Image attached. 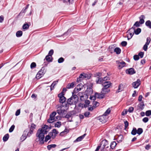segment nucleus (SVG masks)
I'll return each instance as SVG.
<instances>
[{"mask_svg": "<svg viewBox=\"0 0 151 151\" xmlns=\"http://www.w3.org/2000/svg\"><path fill=\"white\" fill-rule=\"evenodd\" d=\"M126 72L127 73L130 75H132L135 73L134 70L133 68H130L127 69L126 70Z\"/></svg>", "mask_w": 151, "mask_h": 151, "instance_id": "obj_12", "label": "nucleus"}, {"mask_svg": "<svg viewBox=\"0 0 151 151\" xmlns=\"http://www.w3.org/2000/svg\"><path fill=\"white\" fill-rule=\"evenodd\" d=\"M110 91L109 89L102 88L101 93H98L97 92H95L94 94H105L108 93Z\"/></svg>", "mask_w": 151, "mask_h": 151, "instance_id": "obj_9", "label": "nucleus"}, {"mask_svg": "<svg viewBox=\"0 0 151 151\" xmlns=\"http://www.w3.org/2000/svg\"><path fill=\"white\" fill-rule=\"evenodd\" d=\"M68 106L65 104L61 105L60 107L57 110L58 113L60 115L63 116L65 115L66 112V110L68 109Z\"/></svg>", "mask_w": 151, "mask_h": 151, "instance_id": "obj_2", "label": "nucleus"}, {"mask_svg": "<svg viewBox=\"0 0 151 151\" xmlns=\"http://www.w3.org/2000/svg\"><path fill=\"white\" fill-rule=\"evenodd\" d=\"M102 143H104L103 145V148L105 147L107 148L109 147V146H108V142L106 140H105L103 141L102 142Z\"/></svg>", "mask_w": 151, "mask_h": 151, "instance_id": "obj_23", "label": "nucleus"}, {"mask_svg": "<svg viewBox=\"0 0 151 151\" xmlns=\"http://www.w3.org/2000/svg\"><path fill=\"white\" fill-rule=\"evenodd\" d=\"M56 146V145L55 144H52L48 145L47 148L48 150H50L52 148H54Z\"/></svg>", "mask_w": 151, "mask_h": 151, "instance_id": "obj_26", "label": "nucleus"}, {"mask_svg": "<svg viewBox=\"0 0 151 151\" xmlns=\"http://www.w3.org/2000/svg\"><path fill=\"white\" fill-rule=\"evenodd\" d=\"M140 23L138 21L136 22L133 25V27H138L140 26Z\"/></svg>", "mask_w": 151, "mask_h": 151, "instance_id": "obj_42", "label": "nucleus"}, {"mask_svg": "<svg viewBox=\"0 0 151 151\" xmlns=\"http://www.w3.org/2000/svg\"><path fill=\"white\" fill-rule=\"evenodd\" d=\"M111 84L110 82H106L104 84V87L102 88L109 89V88L111 86Z\"/></svg>", "mask_w": 151, "mask_h": 151, "instance_id": "obj_14", "label": "nucleus"}, {"mask_svg": "<svg viewBox=\"0 0 151 151\" xmlns=\"http://www.w3.org/2000/svg\"><path fill=\"white\" fill-rule=\"evenodd\" d=\"M145 18V16L143 15H141L139 17V22L140 24H142L145 22L144 19Z\"/></svg>", "mask_w": 151, "mask_h": 151, "instance_id": "obj_16", "label": "nucleus"}, {"mask_svg": "<svg viewBox=\"0 0 151 151\" xmlns=\"http://www.w3.org/2000/svg\"><path fill=\"white\" fill-rule=\"evenodd\" d=\"M123 90V84H120L119 85L118 87V88L116 91V93H117L119 92L122 91Z\"/></svg>", "mask_w": 151, "mask_h": 151, "instance_id": "obj_21", "label": "nucleus"}, {"mask_svg": "<svg viewBox=\"0 0 151 151\" xmlns=\"http://www.w3.org/2000/svg\"><path fill=\"white\" fill-rule=\"evenodd\" d=\"M74 82H73L71 83H69L66 86V88L68 89H70L73 88L75 86Z\"/></svg>", "mask_w": 151, "mask_h": 151, "instance_id": "obj_15", "label": "nucleus"}, {"mask_svg": "<svg viewBox=\"0 0 151 151\" xmlns=\"http://www.w3.org/2000/svg\"><path fill=\"white\" fill-rule=\"evenodd\" d=\"M15 128V126L14 125H12L11 127L10 128L9 131L10 132H12L14 129Z\"/></svg>", "mask_w": 151, "mask_h": 151, "instance_id": "obj_50", "label": "nucleus"}, {"mask_svg": "<svg viewBox=\"0 0 151 151\" xmlns=\"http://www.w3.org/2000/svg\"><path fill=\"white\" fill-rule=\"evenodd\" d=\"M143 132V129L141 128H139L137 130V133L139 135H140Z\"/></svg>", "mask_w": 151, "mask_h": 151, "instance_id": "obj_39", "label": "nucleus"}, {"mask_svg": "<svg viewBox=\"0 0 151 151\" xmlns=\"http://www.w3.org/2000/svg\"><path fill=\"white\" fill-rule=\"evenodd\" d=\"M9 137V134H6L3 137V141L5 142L7 140Z\"/></svg>", "mask_w": 151, "mask_h": 151, "instance_id": "obj_33", "label": "nucleus"}, {"mask_svg": "<svg viewBox=\"0 0 151 151\" xmlns=\"http://www.w3.org/2000/svg\"><path fill=\"white\" fill-rule=\"evenodd\" d=\"M63 2L67 4H72L73 2V0H64Z\"/></svg>", "mask_w": 151, "mask_h": 151, "instance_id": "obj_47", "label": "nucleus"}, {"mask_svg": "<svg viewBox=\"0 0 151 151\" xmlns=\"http://www.w3.org/2000/svg\"><path fill=\"white\" fill-rule=\"evenodd\" d=\"M128 32L129 33V35H128L127 36V37L128 38V40H129L131 38H132L134 34L133 33H132L131 32Z\"/></svg>", "mask_w": 151, "mask_h": 151, "instance_id": "obj_41", "label": "nucleus"}, {"mask_svg": "<svg viewBox=\"0 0 151 151\" xmlns=\"http://www.w3.org/2000/svg\"><path fill=\"white\" fill-rule=\"evenodd\" d=\"M72 96L68 100V106L69 104H75L77 103L78 98L77 95H72Z\"/></svg>", "mask_w": 151, "mask_h": 151, "instance_id": "obj_3", "label": "nucleus"}, {"mask_svg": "<svg viewBox=\"0 0 151 151\" xmlns=\"http://www.w3.org/2000/svg\"><path fill=\"white\" fill-rule=\"evenodd\" d=\"M114 47H113V46H110L109 48V51L111 53H112L113 51L114 52Z\"/></svg>", "mask_w": 151, "mask_h": 151, "instance_id": "obj_35", "label": "nucleus"}, {"mask_svg": "<svg viewBox=\"0 0 151 151\" xmlns=\"http://www.w3.org/2000/svg\"><path fill=\"white\" fill-rule=\"evenodd\" d=\"M28 132V129H26L24 131L22 135L24 137V138L26 139L27 137H28V135L27 134Z\"/></svg>", "mask_w": 151, "mask_h": 151, "instance_id": "obj_27", "label": "nucleus"}, {"mask_svg": "<svg viewBox=\"0 0 151 151\" xmlns=\"http://www.w3.org/2000/svg\"><path fill=\"white\" fill-rule=\"evenodd\" d=\"M50 138V137L49 135L46 136L45 138V141L46 142Z\"/></svg>", "mask_w": 151, "mask_h": 151, "instance_id": "obj_64", "label": "nucleus"}, {"mask_svg": "<svg viewBox=\"0 0 151 151\" xmlns=\"http://www.w3.org/2000/svg\"><path fill=\"white\" fill-rule=\"evenodd\" d=\"M36 126L34 124H31L30 128L31 129H32V130H33L34 129H35Z\"/></svg>", "mask_w": 151, "mask_h": 151, "instance_id": "obj_60", "label": "nucleus"}, {"mask_svg": "<svg viewBox=\"0 0 151 151\" xmlns=\"http://www.w3.org/2000/svg\"><path fill=\"white\" fill-rule=\"evenodd\" d=\"M137 133V130L135 128H133L131 132V134L133 135H135Z\"/></svg>", "mask_w": 151, "mask_h": 151, "instance_id": "obj_37", "label": "nucleus"}, {"mask_svg": "<svg viewBox=\"0 0 151 151\" xmlns=\"http://www.w3.org/2000/svg\"><path fill=\"white\" fill-rule=\"evenodd\" d=\"M40 71H41V73L44 74L46 72V69L44 67H42Z\"/></svg>", "mask_w": 151, "mask_h": 151, "instance_id": "obj_46", "label": "nucleus"}, {"mask_svg": "<svg viewBox=\"0 0 151 151\" xmlns=\"http://www.w3.org/2000/svg\"><path fill=\"white\" fill-rule=\"evenodd\" d=\"M79 91L78 90V88H77L76 87L73 90V91L72 92V94H74L77 93Z\"/></svg>", "mask_w": 151, "mask_h": 151, "instance_id": "obj_56", "label": "nucleus"}, {"mask_svg": "<svg viewBox=\"0 0 151 151\" xmlns=\"http://www.w3.org/2000/svg\"><path fill=\"white\" fill-rule=\"evenodd\" d=\"M141 84V81L139 79H137V80L133 82L132 83L133 87L134 88H137Z\"/></svg>", "mask_w": 151, "mask_h": 151, "instance_id": "obj_10", "label": "nucleus"}, {"mask_svg": "<svg viewBox=\"0 0 151 151\" xmlns=\"http://www.w3.org/2000/svg\"><path fill=\"white\" fill-rule=\"evenodd\" d=\"M133 58L135 60H137L139 59V55H134Z\"/></svg>", "mask_w": 151, "mask_h": 151, "instance_id": "obj_58", "label": "nucleus"}, {"mask_svg": "<svg viewBox=\"0 0 151 151\" xmlns=\"http://www.w3.org/2000/svg\"><path fill=\"white\" fill-rule=\"evenodd\" d=\"M105 95H92L90 96V99L91 100H95L96 98L98 99H102L104 97Z\"/></svg>", "mask_w": 151, "mask_h": 151, "instance_id": "obj_7", "label": "nucleus"}, {"mask_svg": "<svg viewBox=\"0 0 151 151\" xmlns=\"http://www.w3.org/2000/svg\"><path fill=\"white\" fill-rule=\"evenodd\" d=\"M105 82H106L104 81L103 78H99L98 80L96 81L97 83L102 84H104Z\"/></svg>", "mask_w": 151, "mask_h": 151, "instance_id": "obj_19", "label": "nucleus"}, {"mask_svg": "<svg viewBox=\"0 0 151 151\" xmlns=\"http://www.w3.org/2000/svg\"><path fill=\"white\" fill-rule=\"evenodd\" d=\"M61 125V123L60 122H57L55 124V127L59 128Z\"/></svg>", "mask_w": 151, "mask_h": 151, "instance_id": "obj_38", "label": "nucleus"}, {"mask_svg": "<svg viewBox=\"0 0 151 151\" xmlns=\"http://www.w3.org/2000/svg\"><path fill=\"white\" fill-rule=\"evenodd\" d=\"M83 85L81 83L78 85L76 87L77 88H78V90L79 91L83 88Z\"/></svg>", "mask_w": 151, "mask_h": 151, "instance_id": "obj_32", "label": "nucleus"}, {"mask_svg": "<svg viewBox=\"0 0 151 151\" xmlns=\"http://www.w3.org/2000/svg\"><path fill=\"white\" fill-rule=\"evenodd\" d=\"M33 130H32V129H30L29 130H28L27 134L28 135V137H30L31 135L32 134Z\"/></svg>", "mask_w": 151, "mask_h": 151, "instance_id": "obj_51", "label": "nucleus"}, {"mask_svg": "<svg viewBox=\"0 0 151 151\" xmlns=\"http://www.w3.org/2000/svg\"><path fill=\"white\" fill-rule=\"evenodd\" d=\"M44 74L41 73V71H39L37 73L36 75V78L37 79H39Z\"/></svg>", "mask_w": 151, "mask_h": 151, "instance_id": "obj_20", "label": "nucleus"}, {"mask_svg": "<svg viewBox=\"0 0 151 151\" xmlns=\"http://www.w3.org/2000/svg\"><path fill=\"white\" fill-rule=\"evenodd\" d=\"M151 41V39L150 37H148L147 38V42L145 44L147 45H149L150 42Z\"/></svg>", "mask_w": 151, "mask_h": 151, "instance_id": "obj_53", "label": "nucleus"}, {"mask_svg": "<svg viewBox=\"0 0 151 151\" xmlns=\"http://www.w3.org/2000/svg\"><path fill=\"white\" fill-rule=\"evenodd\" d=\"M72 114L71 113H68L66 114V115L65 116V118H67V119H69L71 117Z\"/></svg>", "mask_w": 151, "mask_h": 151, "instance_id": "obj_52", "label": "nucleus"}, {"mask_svg": "<svg viewBox=\"0 0 151 151\" xmlns=\"http://www.w3.org/2000/svg\"><path fill=\"white\" fill-rule=\"evenodd\" d=\"M110 110L109 108H108L106 111L104 113V115L105 116L107 115L108 114H109V113L110 112Z\"/></svg>", "mask_w": 151, "mask_h": 151, "instance_id": "obj_43", "label": "nucleus"}, {"mask_svg": "<svg viewBox=\"0 0 151 151\" xmlns=\"http://www.w3.org/2000/svg\"><path fill=\"white\" fill-rule=\"evenodd\" d=\"M146 25L149 28L151 29V22L150 20H147L145 22Z\"/></svg>", "mask_w": 151, "mask_h": 151, "instance_id": "obj_31", "label": "nucleus"}, {"mask_svg": "<svg viewBox=\"0 0 151 151\" xmlns=\"http://www.w3.org/2000/svg\"><path fill=\"white\" fill-rule=\"evenodd\" d=\"M116 62L118 65V68L119 69H121L125 66L126 63L124 61L119 62L118 61H116Z\"/></svg>", "mask_w": 151, "mask_h": 151, "instance_id": "obj_13", "label": "nucleus"}, {"mask_svg": "<svg viewBox=\"0 0 151 151\" xmlns=\"http://www.w3.org/2000/svg\"><path fill=\"white\" fill-rule=\"evenodd\" d=\"M90 77V76H89L88 74L83 73L81 74L79 77L77 78V82H79L83 79H89Z\"/></svg>", "mask_w": 151, "mask_h": 151, "instance_id": "obj_5", "label": "nucleus"}, {"mask_svg": "<svg viewBox=\"0 0 151 151\" xmlns=\"http://www.w3.org/2000/svg\"><path fill=\"white\" fill-rule=\"evenodd\" d=\"M36 64L35 62H32L31 63L30 65V68L31 69L34 68L36 67Z\"/></svg>", "mask_w": 151, "mask_h": 151, "instance_id": "obj_48", "label": "nucleus"}, {"mask_svg": "<svg viewBox=\"0 0 151 151\" xmlns=\"http://www.w3.org/2000/svg\"><path fill=\"white\" fill-rule=\"evenodd\" d=\"M54 53L53 50L52 49L50 50L49 52L48 55H50L51 57H52V56L53 54Z\"/></svg>", "mask_w": 151, "mask_h": 151, "instance_id": "obj_54", "label": "nucleus"}, {"mask_svg": "<svg viewBox=\"0 0 151 151\" xmlns=\"http://www.w3.org/2000/svg\"><path fill=\"white\" fill-rule=\"evenodd\" d=\"M93 106L92 107H88V109L90 111L93 110L97 106H98L99 105V104L98 102L94 101L93 100Z\"/></svg>", "mask_w": 151, "mask_h": 151, "instance_id": "obj_8", "label": "nucleus"}, {"mask_svg": "<svg viewBox=\"0 0 151 151\" xmlns=\"http://www.w3.org/2000/svg\"><path fill=\"white\" fill-rule=\"evenodd\" d=\"M99 121L101 122L102 123H105L106 120L104 119V116H101L100 118L99 119Z\"/></svg>", "mask_w": 151, "mask_h": 151, "instance_id": "obj_29", "label": "nucleus"}, {"mask_svg": "<svg viewBox=\"0 0 151 151\" xmlns=\"http://www.w3.org/2000/svg\"><path fill=\"white\" fill-rule=\"evenodd\" d=\"M116 145V143L115 141L112 142L110 145V147L112 149H113Z\"/></svg>", "mask_w": 151, "mask_h": 151, "instance_id": "obj_34", "label": "nucleus"}, {"mask_svg": "<svg viewBox=\"0 0 151 151\" xmlns=\"http://www.w3.org/2000/svg\"><path fill=\"white\" fill-rule=\"evenodd\" d=\"M144 54V53L143 52H141L139 53L138 55H139V56H140V58H142L143 57Z\"/></svg>", "mask_w": 151, "mask_h": 151, "instance_id": "obj_63", "label": "nucleus"}, {"mask_svg": "<svg viewBox=\"0 0 151 151\" xmlns=\"http://www.w3.org/2000/svg\"><path fill=\"white\" fill-rule=\"evenodd\" d=\"M28 132V129H26L24 131L22 135L24 137V138L26 139L27 137H28V135L27 134Z\"/></svg>", "mask_w": 151, "mask_h": 151, "instance_id": "obj_28", "label": "nucleus"}, {"mask_svg": "<svg viewBox=\"0 0 151 151\" xmlns=\"http://www.w3.org/2000/svg\"><path fill=\"white\" fill-rule=\"evenodd\" d=\"M29 25L28 24H24L22 27V28L24 29H27L29 27Z\"/></svg>", "mask_w": 151, "mask_h": 151, "instance_id": "obj_44", "label": "nucleus"}, {"mask_svg": "<svg viewBox=\"0 0 151 151\" xmlns=\"http://www.w3.org/2000/svg\"><path fill=\"white\" fill-rule=\"evenodd\" d=\"M121 50L119 47H116L114 49V52L116 54H119L121 52Z\"/></svg>", "mask_w": 151, "mask_h": 151, "instance_id": "obj_25", "label": "nucleus"}, {"mask_svg": "<svg viewBox=\"0 0 151 151\" xmlns=\"http://www.w3.org/2000/svg\"><path fill=\"white\" fill-rule=\"evenodd\" d=\"M22 35V31L19 30L16 33V36L17 37H21Z\"/></svg>", "mask_w": 151, "mask_h": 151, "instance_id": "obj_30", "label": "nucleus"}, {"mask_svg": "<svg viewBox=\"0 0 151 151\" xmlns=\"http://www.w3.org/2000/svg\"><path fill=\"white\" fill-rule=\"evenodd\" d=\"M52 57H51L50 55H47L45 57V59H44V61L45 60H46L48 62H51L52 61V59H51V58Z\"/></svg>", "mask_w": 151, "mask_h": 151, "instance_id": "obj_24", "label": "nucleus"}, {"mask_svg": "<svg viewBox=\"0 0 151 151\" xmlns=\"http://www.w3.org/2000/svg\"><path fill=\"white\" fill-rule=\"evenodd\" d=\"M141 30L140 28H137L136 30L135 29L134 33L137 35H138L141 32Z\"/></svg>", "mask_w": 151, "mask_h": 151, "instance_id": "obj_36", "label": "nucleus"}, {"mask_svg": "<svg viewBox=\"0 0 151 151\" xmlns=\"http://www.w3.org/2000/svg\"><path fill=\"white\" fill-rule=\"evenodd\" d=\"M58 97L59 98V102L62 103V105L63 104H67V106H68V104L67 102H66L65 101L66 100V98L64 96V95H58Z\"/></svg>", "mask_w": 151, "mask_h": 151, "instance_id": "obj_6", "label": "nucleus"}, {"mask_svg": "<svg viewBox=\"0 0 151 151\" xmlns=\"http://www.w3.org/2000/svg\"><path fill=\"white\" fill-rule=\"evenodd\" d=\"M149 120V119L148 117H145L142 119V121L145 123L147 122Z\"/></svg>", "mask_w": 151, "mask_h": 151, "instance_id": "obj_62", "label": "nucleus"}, {"mask_svg": "<svg viewBox=\"0 0 151 151\" xmlns=\"http://www.w3.org/2000/svg\"><path fill=\"white\" fill-rule=\"evenodd\" d=\"M135 28V27H133L131 28H130L129 30L127 32H131L132 33H134Z\"/></svg>", "mask_w": 151, "mask_h": 151, "instance_id": "obj_40", "label": "nucleus"}, {"mask_svg": "<svg viewBox=\"0 0 151 151\" xmlns=\"http://www.w3.org/2000/svg\"><path fill=\"white\" fill-rule=\"evenodd\" d=\"M125 129H126L129 125V123L127 121H124Z\"/></svg>", "mask_w": 151, "mask_h": 151, "instance_id": "obj_57", "label": "nucleus"}, {"mask_svg": "<svg viewBox=\"0 0 151 151\" xmlns=\"http://www.w3.org/2000/svg\"><path fill=\"white\" fill-rule=\"evenodd\" d=\"M127 42L125 41H122L121 43V45L123 47L127 45Z\"/></svg>", "mask_w": 151, "mask_h": 151, "instance_id": "obj_61", "label": "nucleus"}, {"mask_svg": "<svg viewBox=\"0 0 151 151\" xmlns=\"http://www.w3.org/2000/svg\"><path fill=\"white\" fill-rule=\"evenodd\" d=\"M67 90L66 88H63L62 92L58 94H64L66 92Z\"/></svg>", "mask_w": 151, "mask_h": 151, "instance_id": "obj_49", "label": "nucleus"}, {"mask_svg": "<svg viewBox=\"0 0 151 151\" xmlns=\"http://www.w3.org/2000/svg\"><path fill=\"white\" fill-rule=\"evenodd\" d=\"M86 134H84L83 135L78 137L76 140L74 141V142L81 141L85 136Z\"/></svg>", "mask_w": 151, "mask_h": 151, "instance_id": "obj_18", "label": "nucleus"}, {"mask_svg": "<svg viewBox=\"0 0 151 151\" xmlns=\"http://www.w3.org/2000/svg\"><path fill=\"white\" fill-rule=\"evenodd\" d=\"M64 61V58L62 57H61L58 60V63H61L63 62Z\"/></svg>", "mask_w": 151, "mask_h": 151, "instance_id": "obj_45", "label": "nucleus"}, {"mask_svg": "<svg viewBox=\"0 0 151 151\" xmlns=\"http://www.w3.org/2000/svg\"><path fill=\"white\" fill-rule=\"evenodd\" d=\"M58 81V80L56 81H53L50 86V89L51 90L54 89L55 86L57 84Z\"/></svg>", "mask_w": 151, "mask_h": 151, "instance_id": "obj_17", "label": "nucleus"}, {"mask_svg": "<svg viewBox=\"0 0 151 151\" xmlns=\"http://www.w3.org/2000/svg\"><path fill=\"white\" fill-rule=\"evenodd\" d=\"M56 114V113L55 111L53 112L51 114L50 118L47 120L48 122L49 123H52L56 121L58 119V116L55 117Z\"/></svg>", "mask_w": 151, "mask_h": 151, "instance_id": "obj_4", "label": "nucleus"}, {"mask_svg": "<svg viewBox=\"0 0 151 151\" xmlns=\"http://www.w3.org/2000/svg\"><path fill=\"white\" fill-rule=\"evenodd\" d=\"M145 104L143 102H142L139 103L138 105L139 109L141 110H142L144 109Z\"/></svg>", "mask_w": 151, "mask_h": 151, "instance_id": "obj_22", "label": "nucleus"}, {"mask_svg": "<svg viewBox=\"0 0 151 151\" xmlns=\"http://www.w3.org/2000/svg\"><path fill=\"white\" fill-rule=\"evenodd\" d=\"M86 94H91L93 93V90L92 89V86H91L88 87L86 91Z\"/></svg>", "mask_w": 151, "mask_h": 151, "instance_id": "obj_11", "label": "nucleus"}, {"mask_svg": "<svg viewBox=\"0 0 151 151\" xmlns=\"http://www.w3.org/2000/svg\"><path fill=\"white\" fill-rule=\"evenodd\" d=\"M146 115L147 116H149L151 115V111L148 110L146 112Z\"/></svg>", "mask_w": 151, "mask_h": 151, "instance_id": "obj_55", "label": "nucleus"}, {"mask_svg": "<svg viewBox=\"0 0 151 151\" xmlns=\"http://www.w3.org/2000/svg\"><path fill=\"white\" fill-rule=\"evenodd\" d=\"M118 138V139L119 140V141H122V140L123 139V136L122 135H120L119 136Z\"/></svg>", "mask_w": 151, "mask_h": 151, "instance_id": "obj_59", "label": "nucleus"}, {"mask_svg": "<svg viewBox=\"0 0 151 151\" xmlns=\"http://www.w3.org/2000/svg\"><path fill=\"white\" fill-rule=\"evenodd\" d=\"M47 131L46 129H39L36 134V136L38 139H37L36 140L38 139L37 141H39L40 144H43L44 143V135L45 134H47Z\"/></svg>", "mask_w": 151, "mask_h": 151, "instance_id": "obj_1", "label": "nucleus"}]
</instances>
